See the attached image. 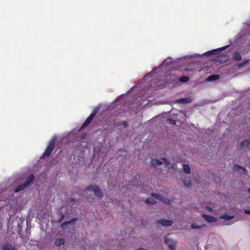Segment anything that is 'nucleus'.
Returning a JSON list of instances; mask_svg holds the SVG:
<instances>
[{"instance_id":"1","label":"nucleus","mask_w":250,"mask_h":250,"mask_svg":"<svg viewBox=\"0 0 250 250\" xmlns=\"http://www.w3.org/2000/svg\"><path fill=\"white\" fill-rule=\"evenodd\" d=\"M55 143L56 142L54 140H53L50 142L48 146L45 149L41 158H45L48 157L51 155L54 148Z\"/></svg>"},{"instance_id":"2","label":"nucleus","mask_w":250,"mask_h":250,"mask_svg":"<svg viewBox=\"0 0 250 250\" xmlns=\"http://www.w3.org/2000/svg\"><path fill=\"white\" fill-rule=\"evenodd\" d=\"M85 189L89 191H93L94 192L95 195L100 198L102 197L104 195L100 188L96 185H90L89 186H87L85 188Z\"/></svg>"},{"instance_id":"3","label":"nucleus","mask_w":250,"mask_h":250,"mask_svg":"<svg viewBox=\"0 0 250 250\" xmlns=\"http://www.w3.org/2000/svg\"><path fill=\"white\" fill-rule=\"evenodd\" d=\"M98 112V110L95 109L90 114V115L87 118L83 124L82 125L81 128H84L86 127L91 122L94 117L96 116Z\"/></svg>"},{"instance_id":"4","label":"nucleus","mask_w":250,"mask_h":250,"mask_svg":"<svg viewBox=\"0 0 250 250\" xmlns=\"http://www.w3.org/2000/svg\"><path fill=\"white\" fill-rule=\"evenodd\" d=\"M229 45H227L225 46H224L221 48H219L218 49H213L209 51H208L204 54L205 56H210V55H213L217 54L218 53L220 52L221 51H222L223 50L226 49L227 48Z\"/></svg>"},{"instance_id":"5","label":"nucleus","mask_w":250,"mask_h":250,"mask_svg":"<svg viewBox=\"0 0 250 250\" xmlns=\"http://www.w3.org/2000/svg\"><path fill=\"white\" fill-rule=\"evenodd\" d=\"M173 221L167 219H160L156 221V223L158 225H162L163 226H171L172 225Z\"/></svg>"},{"instance_id":"6","label":"nucleus","mask_w":250,"mask_h":250,"mask_svg":"<svg viewBox=\"0 0 250 250\" xmlns=\"http://www.w3.org/2000/svg\"><path fill=\"white\" fill-rule=\"evenodd\" d=\"M165 243L167 245L169 249L174 250L175 249L176 244L172 240L169 239L167 237L165 238Z\"/></svg>"},{"instance_id":"7","label":"nucleus","mask_w":250,"mask_h":250,"mask_svg":"<svg viewBox=\"0 0 250 250\" xmlns=\"http://www.w3.org/2000/svg\"><path fill=\"white\" fill-rule=\"evenodd\" d=\"M233 170L234 171L240 172L241 174H244L246 172V170L245 168L241 167L237 165L234 166Z\"/></svg>"},{"instance_id":"8","label":"nucleus","mask_w":250,"mask_h":250,"mask_svg":"<svg viewBox=\"0 0 250 250\" xmlns=\"http://www.w3.org/2000/svg\"><path fill=\"white\" fill-rule=\"evenodd\" d=\"M204 218L208 223L215 222L217 221V219L210 215L203 214Z\"/></svg>"},{"instance_id":"9","label":"nucleus","mask_w":250,"mask_h":250,"mask_svg":"<svg viewBox=\"0 0 250 250\" xmlns=\"http://www.w3.org/2000/svg\"><path fill=\"white\" fill-rule=\"evenodd\" d=\"M232 60L235 62H238L242 60V56L238 51H235L233 53Z\"/></svg>"},{"instance_id":"10","label":"nucleus","mask_w":250,"mask_h":250,"mask_svg":"<svg viewBox=\"0 0 250 250\" xmlns=\"http://www.w3.org/2000/svg\"><path fill=\"white\" fill-rule=\"evenodd\" d=\"M34 179L35 176L34 175L31 174L27 178L24 183L27 187L31 183L34 181Z\"/></svg>"},{"instance_id":"11","label":"nucleus","mask_w":250,"mask_h":250,"mask_svg":"<svg viewBox=\"0 0 250 250\" xmlns=\"http://www.w3.org/2000/svg\"><path fill=\"white\" fill-rule=\"evenodd\" d=\"M3 250H16V248L9 244H6L2 246Z\"/></svg>"},{"instance_id":"12","label":"nucleus","mask_w":250,"mask_h":250,"mask_svg":"<svg viewBox=\"0 0 250 250\" xmlns=\"http://www.w3.org/2000/svg\"><path fill=\"white\" fill-rule=\"evenodd\" d=\"M64 239L63 238H57L55 241V245L56 246L60 247L64 244Z\"/></svg>"},{"instance_id":"13","label":"nucleus","mask_w":250,"mask_h":250,"mask_svg":"<svg viewBox=\"0 0 250 250\" xmlns=\"http://www.w3.org/2000/svg\"><path fill=\"white\" fill-rule=\"evenodd\" d=\"M162 164L163 163L157 159H152L151 161V165L154 167H156V166H161Z\"/></svg>"},{"instance_id":"14","label":"nucleus","mask_w":250,"mask_h":250,"mask_svg":"<svg viewBox=\"0 0 250 250\" xmlns=\"http://www.w3.org/2000/svg\"><path fill=\"white\" fill-rule=\"evenodd\" d=\"M27 186L23 183L22 184L19 185L17 187H16L14 189V192L15 193L20 192L21 190H23L24 188H25Z\"/></svg>"},{"instance_id":"15","label":"nucleus","mask_w":250,"mask_h":250,"mask_svg":"<svg viewBox=\"0 0 250 250\" xmlns=\"http://www.w3.org/2000/svg\"><path fill=\"white\" fill-rule=\"evenodd\" d=\"M191 102V99L189 98H182L177 100V103L180 104H186Z\"/></svg>"},{"instance_id":"16","label":"nucleus","mask_w":250,"mask_h":250,"mask_svg":"<svg viewBox=\"0 0 250 250\" xmlns=\"http://www.w3.org/2000/svg\"><path fill=\"white\" fill-rule=\"evenodd\" d=\"M206 226V225L205 224H202V225H197L196 223H193L191 225V228L192 229H199V228H203V227H205Z\"/></svg>"},{"instance_id":"17","label":"nucleus","mask_w":250,"mask_h":250,"mask_svg":"<svg viewBox=\"0 0 250 250\" xmlns=\"http://www.w3.org/2000/svg\"><path fill=\"white\" fill-rule=\"evenodd\" d=\"M229 56L227 55H223L218 57V60L219 61H227L229 59Z\"/></svg>"},{"instance_id":"18","label":"nucleus","mask_w":250,"mask_h":250,"mask_svg":"<svg viewBox=\"0 0 250 250\" xmlns=\"http://www.w3.org/2000/svg\"><path fill=\"white\" fill-rule=\"evenodd\" d=\"M250 145V141L249 140H245L240 143L241 147L248 146Z\"/></svg>"},{"instance_id":"19","label":"nucleus","mask_w":250,"mask_h":250,"mask_svg":"<svg viewBox=\"0 0 250 250\" xmlns=\"http://www.w3.org/2000/svg\"><path fill=\"white\" fill-rule=\"evenodd\" d=\"M145 203L147 204L154 205L156 204V201L152 198H148L145 200Z\"/></svg>"},{"instance_id":"20","label":"nucleus","mask_w":250,"mask_h":250,"mask_svg":"<svg viewBox=\"0 0 250 250\" xmlns=\"http://www.w3.org/2000/svg\"><path fill=\"white\" fill-rule=\"evenodd\" d=\"M219 78V76L218 75H212L208 78V81H214L217 80Z\"/></svg>"},{"instance_id":"21","label":"nucleus","mask_w":250,"mask_h":250,"mask_svg":"<svg viewBox=\"0 0 250 250\" xmlns=\"http://www.w3.org/2000/svg\"><path fill=\"white\" fill-rule=\"evenodd\" d=\"M76 221H77L76 218H73L69 221H65V222H63L62 224V226H65V225H67L68 224L74 223Z\"/></svg>"},{"instance_id":"22","label":"nucleus","mask_w":250,"mask_h":250,"mask_svg":"<svg viewBox=\"0 0 250 250\" xmlns=\"http://www.w3.org/2000/svg\"><path fill=\"white\" fill-rule=\"evenodd\" d=\"M183 169L186 173H187V174L190 173V168L188 165L184 164L183 166Z\"/></svg>"},{"instance_id":"23","label":"nucleus","mask_w":250,"mask_h":250,"mask_svg":"<svg viewBox=\"0 0 250 250\" xmlns=\"http://www.w3.org/2000/svg\"><path fill=\"white\" fill-rule=\"evenodd\" d=\"M189 80V78L188 77V76H182V77H181L179 79V80L181 81V82H188Z\"/></svg>"},{"instance_id":"24","label":"nucleus","mask_w":250,"mask_h":250,"mask_svg":"<svg viewBox=\"0 0 250 250\" xmlns=\"http://www.w3.org/2000/svg\"><path fill=\"white\" fill-rule=\"evenodd\" d=\"M233 216L229 215H224L221 217V218L224 219L226 220H229L232 219Z\"/></svg>"},{"instance_id":"25","label":"nucleus","mask_w":250,"mask_h":250,"mask_svg":"<svg viewBox=\"0 0 250 250\" xmlns=\"http://www.w3.org/2000/svg\"><path fill=\"white\" fill-rule=\"evenodd\" d=\"M183 183L185 185L189 186L191 184V181H190V180H184L183 181Z\"/></svg>"},{"instance_id":"26","label":"nucleus","mask_w":250,"mask_h":250,"mask_svg":"<svg viewBox=\"0 0 250 250\" xmlns=\"http://www.w3.org/2000/svg\"><path fill=\"white\" fill-rule=\"evenodd\" d=\"M141 224L143 226H146L148 224V221L147 220H142Z\"/></svg>"},{"instance_id":"27","label":"nucleus","mask_w":250,"mask_h":250,"mask_svg":"<svg viewBox=\"0 0 250 250\" xmlns=\"http://www.w3.org/2000/svg\"><path fill=\"white\" fill-rule=\"evenodd\" d=\"M162 160L164 161V163L167 165H168L169 163H168V161L167 160V159L166 158H162Z\"/></svg>"},{"instance_id":"28","label":"nucleus","mask_w":250,"mask_h":250,"mask_svg":"<svg viewBox=\"0 0 250 250\" xmlns=\"http://www.w3.org/2000/svg\"><path fill=\"white\" fill-rule=\"evenodd\" d=\"M152 196L154 197L155 198L158 199H159V198H160V195H159L158 194H155V193L152 194Z\"/></svg>"},{"instance_id":"29","label":"nucleus","mask_w":250,"mask_h":250,"mask_svg":"<svg viewBox=\"0 0 250 250\" xmlns=\"http://www.w3.org/2000/svg\"><path fill=\"white\" fill-rule=\"evenodd\" d=\"M64 218V216L63 214H61V216L60 217V218L58 220V222L59 223H60L62 221V220Z\"/></svg>"},{"instance_id":"30","label":"nucleus","mask_w":250,"mask_h":250,"mask_svg":"<svg viewBox=\"0 0 250 250\" xmlns=\"http://www.w3.org/2000/svg\"><path fill=\"white\" fill-rule=\"evenodd\" d=\"M244 66V63L241 62V63H239L238 65H237V66L238 67V68H241L243 66Z\"/></svg>"},{"instance_id":"31","label":"nucleus","mask_w":250,"mask_h":250,"mask_svg":"<svg viewBox=\"0 0 250 250\" xmlns=\"http://www.w3.org/2000/svg\"><path fill=\"white\" fill-rule=\"evenodd\" d=\"M244 212L246 214H250V210H249V209H245L244 210Z\"/></svg>"},{"instance_id":"32","label":"nucleus","mask_w":250,"mask_h":250,"mask_svg":"<svg viewBox=\"0 0 250 250\" xmlns=\"http://www.w3.org/2000/svg\"><path fill=\"white\" fill-rule=\"evenodd\" d=\"M248 62H249V60H244V62L242 63H244V65H245V64H247L248 63Z\"/></svg>"},{"instance_id":"33","label":"nucleus","mask_w":250,"mask_h":250,"mask_svg":"<svg viewBox=\"0 0 250 250\" xmlns=\"http://www.w3.org/2000/svg\"><path fill=\"white\" fill-rule=\"evenodd\" d=\"M170 121H171V123H172L173 124H175L176 123V121L175 120H170Z\"/></svg>"},{"instance_id":"34","label":"nucleus","mask_w":250,"mask_h":250,"mask_svg":"<svg viewBox=\"0 0 250 250\" xmlns=\"http://www.w3.org/2000/svg\"><path fill=\"white\" fill-rule=\"evenodd\" d=\"M248 191H249V193H250V188H249L248 189Z\"/></svg>"}]
</instances>
